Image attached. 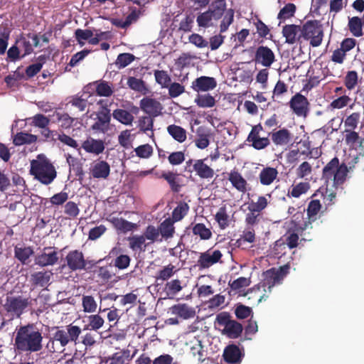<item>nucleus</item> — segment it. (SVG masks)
Returning a JSON list of instances; mask_svg holds the SVG:
<instances>
[{
	"label": "nucleus",
	"instance_id": "obj_21",
	"mask_svg": "<svg viewBox=\"0 0 364 364\" xmlns=\"http://www.w3.org/2000/svg\"><path fill=\"white\" fill-rule=\"evenodd\" d=\"M36 257V264L41 267L52 266L58 261V254L53 247H47Z\"/></svg>",
	"mask_w": 364,
	"mask_h": 364
},
{
	"label": "nucleus",
	"instance_id": "obj_54",
	"mask_svg": "<svg viewBox=\"0 0 364 364\" xmlns=\"http://www.w3.org/2000/svg\"><path fill=\"white\" fill-rule=\"evenodd\" d=\"M195 102L200 107H212L215 104V100L210 95H199L195 99Z\"/></svg>",
	"mask_w": 364,
	"mask_h": 364
},
{
	"label": "nucleus",
	"instance_id": "obj_16",
	"mask_svg": "<svg viewBox=\"0 0 364 364\" xmlns=\"http://www.w3.org/2000/svg\"><path fill=\"white\" fill-rule=\"evenodd\" d=\"M245 356V353L235 344H229L223 350V358L224 362L228 364H240Z\"/></svg>",
	"mask_w": 364,
	"mask_h": 364
},
{
	"label": "nucleus",
	"instance_id": "obj_31",
	"mask_svg": "<svg viewBox=\"0 0 364 364\" xmlns=\"http://www.w3.org/2000/svg\"><path fill=\"white\" fill-rule=\"evenodd\" d=\"M278 171L272 167L263 168L259 174V180L262 186H270L278 176Z\"/></svg>",
	"mask_w": 364,
	"mask_h": 364
},
{
	"label": "nucleus",
	"instance_id": "obj_41",
	"mask_svg": "<svg viewBox=\"0 0 364 364\" xmlns=\"http://www.w3.org/2000/svg\"><path fill=\"white\" fill-rule=\"evenodd\" d=\"M127 84L132 90L139 93L146 94L148 90L145 82L135 77H129Z\"/></svg>",
	"mask_w": 364,
	"mask_h": 364
},
{
	"label": "nucleus",
	"instance_id": "obj_28",
	"mask_svg": "<svg viewBox=\"0 0 364 364\" xmlns=\"http://www.w3.org/2000/svg\"><path fill=\"white\" fill-rule=\"evenodd\" d=\"M171 309L172 314L177 315L185 320L190 319V318H194L196 316V310L186 304H175Z\"/></svg>",
	"mask_w": 364,
	"mask_h": 364
},
{
	"label": "nucleus",
	"instance_id": "obj_32",
	"mask_svg": "<svg viewBox=\"0 0 364 364\" xmlns=\"http://www.w3.org/2000/svg\"><path fill=\"white\" fill-rule=\"evenodd\" d=\"M210 132L205 131L202 127H200L196 132V147L201 150L206 149L210 144Z\"/></svg>",
	"mask_w": 364,
	"mask_h": 364
},
{
	"label": "nucleus",
	"instance_id": "obj_7",
	"mask_svg": "<svg viewBox=\"0 0 364 364\" xmlns=\"http://www.w3.org/2000/svg\"><path fill=\"white\" fill-rule=\"evenodd\" d=\"M225 9V4L213 6L208 10L199 13L196 17V22L199 27L208 28L212 26L213 20L218 21L223 17Z\"/></svg>",
	"mask_w": 364,
	"mask_h": 364
},
{
	"label": "nucleus",
	"instance_id": "obj_58",
	"mask_svg": "<svg viewBox=\"0 0 364 364\" xmlns=\"http://www.w3.org/2000/svg\"><path fill=\"white\" fill-rule=\"evenodd\" d=\"M68 104H70L72 106L77 108L78 112H82L86 110L88 102L86 99L78 95H75L70 97V100L68 101Z\"/></svg>",
	"mask_w": 364,
	"mask_h": 364
},
{
	"label": "nucleus",
	"instance_id": "obj_43",
	"mask_svg": "<svg viewBox=\"0 0 364 364\" xmlns=\"http://www.w3.org/2000/svg\"><path fill=\"white\" fill-rule=\"evenodd\" d=\"M154 75L156 83L159 85L162 88L167 87L169 83L171 82V77L170 75L168 73V71H165V70H154Z\"/></svg>",
	"mask_w": 364,
	"mask_h": 364
},
{
	"label": "nucleus",
	"instance_id": "obj_9",
	"mask_svg": "<svg viewBox=\"0 0 364 364\" xmlns=\"http://www.w3.org/2000/svg\"><path fill=\"white\" fill-rule=\"evenodd\" d=\"M291 227L288 229L286 233V245L289 249L296 248L299 245V235L302 237V240H311V238L306 237L305 230H301L300 228L304 227V224H299L295 220H291Z\"/></svg>",
	"mask_w": 364,
	"mask_h": 364
},
{
	"label": "nucleus",
	"instance_id": "obj_61",
	"mask_svg": "<svg viewBox=\"0 0 364 364\" xmlns=\"http://www.w3.org/2000/svg\"><path fill=\"white\" fill-rule=\"evenodd\" d=\"M135 60V56L131 53H121L118 55L115 65L118 68H123Z\"/></svg>",
	"mask_w": 364,
	"mask_h": 364
},
{
	"label": "nucleus",
	"instance_id": "obj_15",
	"mask_svg": "<svg viewBox=\"0 0 364 364\" xmlns=\"http://www.w3.org/2000/svg\"><path fill=\"white\" fill-rule=\"evenodd\" d=\"M283 36L286 38V43L294 44L298 43L302 44V26L296 24L284 25L282 28Z\"/></svg>",
	"mask_w": 364,
	"mask_h": 364
},
{
	"label": "nucleus",
	"instance_id": "obj_48",
	"mask_svg": "<svg viewBox=\"0 0 364 364\" xmlns=\"http://www.w3.org/2000/svg\"><path fill=\"white\" fill-rule=\"evenodd\" d=\"M28 120H31V125L37 127L42 130L46 129L50 122L48 117L42 114H35L32 117L28 118Z\"/></svg>",
	"mask_w": 364,
	"mask_h": 364
},
{
	"label": "nucleus",
	"instance_id": "obj_57",
	"mask_svg": "<svg viewBox=\"0 0 364 364\" xmlns=\"http://www.w3.org/2000/svg\"><path fill=\"white\" fill-rule=\"evenodd\" d=\"M189 206L188 203L181 202L172 213L173 221L181 220L188 212Z\"/></svg>",
	"mask_w": 364,
	"mask_h": 364
},
{
	"label": "nucleus",
	"instance_id": "obj_13",
	"mask_svg": "<svg viewBox=\"0 0 364 364\" xmlns=\"http://www.w3.org/2000/svg\"><path fill=\"white\" fill-rule=\"evenodd\" d=\"M321 208L322 205L319 200L314 199L310 201L306 208L307 218L303 221V227L300 228L301 230L312 229V223L317 220L318 214L321 211Z\"/></svg>",
	"mask_w": 364,
	"mask_h": 364
},
{
	"label": "nucleus",
	"instance_id": "obj_2",
	"mask_svg": "<svg viewBox=\"0 0 364 364\" xmlns=\"http://www.w3.org/2000/svg\"><path fill=\"white\" fill-rule=\"evenodd\" d=\"M30 173L45 186H49L57 176L54 165L43 154H39L37 159L31 161Z\"/></svg>",
	"mask_w": 364,
	"mask_h": 364
},
{
	"label": "nucleus",
	"instance_id": "obj_18",
	"mask_svg": "<svg viewBox=\"0 0 364 364\" xmlns=\"http://www.w3.org/2000/svg\"><path fill=\"white\" fill-rule=\"evenodd\" d=\"M289 269L290 265L287 264L280 267L278 269L272 268L266 271V282L269 284V288L280 283L289 273Z\"/></svg>",
	"mask_w": 364,
	"mask_h": 364
},
{
	"label": "nucleus",
	"instance_id": "obj_53",
	"mask_svg": "<svg viewBox=\"0 0 364 364\" xmlns=\"http://www.w3.org/2000/svg\"><path fill=\"white\" fill-rule=\"evenodd\" d=\"M360 118L359 112H354L348 116L343 122L345 130H355L359 124Z\"/></svg>",
	"mask_w": 364,
	"mask_h": 364
},
{
	"label": "nucleus",
	"instance_id": "obj_29",
	"mask_svg": "<svg viewBox=\"0 0 364 364\" xmlns=\"http://www.w3.org/2000/svg\"><path fill=\"white\" fill-rule=\"evenodd\" d=\"M110 222L113 227L122 233H127L136 229L137 225L122 218L113 217Z\"/></svg>",
	"mask_w": 364,
	"mask_h": 364
},
{
	"label": "nucleus",
	"instance_id": "obj_50",
	"mask_svg": "<svg viewBox=\"0 0 364 364\" xmlns=\"http://www.w3.org/2000/svg\"><path fill=\"white\" fill-rule=\"evenodd\" d=\"M82 304L84 311L87 313L95 312L97 309V304L92 295H83Z\"/></svg>",
	"mask_w": 364,
	"mask_h": 364
},
{
	"label": "nucleus",
	"instance_id": "obj_37",
	"mask_svg": "<svg viewBox=\"0 0 364 364\" xmlns=\"http://www.w3.org/2000/svg\"><path fill=\"white\" fill-rule=\"evenodd\" d=\"M50 274L48 272H37L31 275V282L34 286L45 287L49 284Z\"/></svg>",
	"mask_w": 364,
	"mask_h": 364
},
{
	"label": "nucleus",
	"instance_id": "obj_1",
	"mask_svg": "<svg viewBox=\"0 0 364 364\" xmlns=\"http://www.w3.org/2000/svg\"><path fill=\"white\" fill-rule=\"evenodd\" d=\"M42 331L34 323L21 326L16 330L14 348L16 353H31L41 351L43 348Z\"/></svg>",
	"mask_w": 364,
	"mask_h": 364
},
{
	"label": "nucleus",
	"instance_id": "obj_52",
	"mask_svg": "<svg viewBox=\"0 0 364 364\" xmlns=\"http://www.w3.org/2000/svg\"><path fill=\"white\" fill-rule=\"evenodd\" d=\"M67 163L69 168L73 170L77 176L83 174L82 164L76 157H73L70 154H67Z\"/></svg>",
	"mask_w": 364,
	"mask_h": 364
},
{
	"label": "nucleus",
	"instance_id": "obj_25",
	"mask_svg": "<svg viewBox=\"0 0 364 364\" xmlns=\"http://www.w3.org/2000/svg\"><path fill=\"white\" fill-rule=\"evenodd\" d=\"M85 152L99 155L103 153L105 149L104 142L101 139L87 138L82 144Z\"/></svg>",
	"mask_w": 364,
	"mask_h": 364
},
{
	"label": "nucleus",
	"instance_id": "obj_14",
	"mask_svg": "<svg viewBox=\"0 0 364 364\" xmlns=\"http://www.w3.org/2000/svg\"><path fill=\"white\" fill-rule=\"evenodd\" d=\"M111 117L110 110L106 107H102L101 111L97 114L96 121L92 125V129L103 134L106 133L109 129Z\"/></svg>",
	"mask_w": 364,
	"mask_h": 364
},
{
	"label": "nucleus",
	"instance_id": "obj_60",
	"mask_svg": "<svg viewBox=\"0 0 364 364\" xmlns=\"http://www.w3.org/2000/svg\"><path fill=\"white\" fill-rule=\"evenodd\" d=\"M138 126L139 130L144 133L148 131H152L154 127V119L151 116L141 117L138 121Z\"/></svg>",
	"mask_w": 364,
	"mask_h": 364
},
{
	"label": "nucleus",
	"instance_id": "obj_22",
	"mask_svg": "<svg viewBox=\"0 0 364 364\" xmlns=\"http://www.w3.org/2000/svg\"><path fill=\"white\" fill-rule=\"evenodd\" d=\"M217 85L216 80L211 77L201 76L192 82V88L195 92H208L213 90Z\"/></svg>",
	"mask_w": 364,
	"mask_h": 364
},
{
	"label": "nucleus",
	"instance_id": "obj_46",
	"mask_svg": "<svg viewBox=\"0 0 364 364\" xmlns=\"http://www.w3.org/2000/svg\"><path fill=\"white\" fill-rule=\"evenodd\" d=\"M88 324L84 328V329H91L97 331L101 328L104 324L103 317L100 314H91L88 316Z\"/></svg>",
	"mask_w": 364,
	"mask_h": 364
},
{
	"label": "nucleus",
	"instance_id": "obj_34",
	"mask_svg": "<svg viewBox=\"0 0 364 364\" xmlns=\"http://www.w3.org/2000/svg\"><path fill=\"white\" fill-rule=\"evenodd\" d=\"M167 132L172 138L179 142L182 143L187 139V132L182 127L173 124L167 127Z\"/></svg>",
	"mask_w": 364,
	"mask_h": 364
},
{
	"label": "nucleus",
	"instance_id": "obj_30",
	"mask_svg": "<svg viewBox=\"0 0 364 364\" xmlns=\"http://www.w3.org/2000/svg\"><path fill=\"white\" fill-rule=\"evenodd\" d=\"M363 26L364 19L360 18L358 16L348 18V28L354 37L360 38L363 36Z\"/></svg>",
	"mask_w": 364,
	"mask_h": 364
},
{
	"label": "nucleus",
	"instance_id": "obj_8",
	"mask_svg": "<svg viewBox=\"0 0 364 364\" xmlns=\"http://www.w3.org/2000/svg\"><path fill=\"white\" fill-rule=\"evenodd\" d=\"M185 170L187 172H195L196 175L203 179H210L214 176V171L204 159H189L186 162Z\"/></svg>",
	"mask_w": 364,
	"mask_h": 364
},
{
	"label": "nucleus",
	"instance_id": "obj_26",
	"mask_svg": "<svg viewBox=\"0 0 364 364\" xmlns=\"http://www.w3.org/2000/svg\"><path fill=\"white\" fill-rule=\"evenodd\" d=\"M269 135L273 143L277 146L287 145L292 139L291 134L287 128H282L280 130L272 132Z\"/></svg>",
	"mask_w": 364,
	"mask_h": 364
},
{
	"label": "nucleus",
	"instance_id": "obj_24",
	"mask_svg": "<svg viewBox=\"0 0 364 364\" xmlns=\"http://www.w3.org/2000/svg\"><path fill=\"white\" fill-rule=\"evenodd\" d=\"M228 180L237 191L242 193L247 191L248 183L238 171H231L228 175Z\"/></svg>",
	"mask_w": 364,
	"mask_h": 364
},
{
	"label": "nucleus",
	"instance_id": "obj_3",
	"mask_svg": "<svg viewBox=\"0 0 364 364\" xmlns=\"http://www.w3.org/2000/svg\"><path fill=\"white\" fill-rule=\"evenodd\" d=\"M348 169L345 163L340 164L338 157L333 158L322 170V178L326 181H333L334 186H341L347 176Z\"/></svg>",
	"mask_w": 364,
	"mask_h": 364
},
{
	"label": "nucleus",
	"instance_id": "obj_59",
	"mask_svg": "<svg viewBox=\"0 0 364 364\" xmlns=\"http://www.w3.org/2000/svg\"><path fill=\"white\" fill-rule=\"evenodd\" d=\"M166 88L168 90V95L171 98H176L185 92V87L177 82H171Z\"/></svg>",
	"mask_w": 364,
	"mask_h": 364
},
{
	"label": "nucleus",
	"instance_id": "obj_4",
	"mask_svg": "<svg viewBox=\"0 0 364 364\" xmlns=\"http://www.w3.org/2000/svg\"><path fill=\"white\" fill-rule=\"evenodd\" d=\"M215 322L219 326L223 327L222 333L230 339H237L243 331L242 325L231 319L229 312L223 311L217 314Z\"/></svg>",
	"mask_w": 364,
	"mask_h": 364
},
{
	"label": "nucleus",
	"instance_id": "obj_38",
	"mask_svg": "<svg viewBox=\"0 0 364 364\" xmlns=\"http://www.w3.org/2000/svg\"><path fill=\"white\" fill-rule=\"evenodd\" d=\"M214 217L220 229L225 230L229 227L230 215L228 213L226 205L220 207Z\"/></svg>",
	"mask_w": 364,
	"mask_h": 364
},
{
	"label": "nucleus",
	"instance_id": "obj_62",
	"mask_svg": "<svg viewBox=\"0 0 364 364\" xmlns=\"http://www.w3.org/2000/svg\"><path fill=\"white\" fill-rule=\"evenodd\" d=\"M134 151L136 152V154L138 157L148 159L153 154L154 149L151 145L145 144L137 146Z\"/></svg>",
	"mask_w": 364,
	"mask_h": 364
},
{
	"label": "nucleus",
	"instance_id": "obj_5",
	"mask_svg": "<svg viewBox=\"0 0 364 364\" xmlns=\"http://www.w3.org/2000/svg\"><path fill=\"white\" fill-rule=\"evenodd\" d=\"M323 33L321 23L317 20H310L302 24V43L309 41L312 47L321 45Z\"/></svg>",
	"mask_w": 364,
	"mask_h": 364
},
{
	"label": "nucleus",
	"instance_id": "obj_64",
	"mask_svg": "<svg viewBox=\"0 0 364 364\" xmlns=\"http://www.w3.org/2000/svg\"><path fill=\"white\" fill-rule=\"evenodd\" d=\"M57 121L60 123V127L63 129H70L73 125L74 119L70 117L67 113H59L55 114Z\"/></svg>",
	"mask_w": 364,
	"mask_h": 364
},
{
	"label": "nucleus",
	"instance_id": "obj_51",
	"mask_svg": "<svg viewBox=\"0 0 364 364\" xmlns=\"http://www.w3.org/2000/svg\"><path fill=\"white\" fill-rule=\"evenodd\" d=\"M95 83L97 84L96 93L98 96L109 97L113 94V88L107 82L101 80L97 81Z\"/></svg>",
	"mask_w": 364,
	"mask_h": 364
},
{
	"label": "nucleus",
	"instance_id": "obj_55",
	"mask_svg": "<svg viewBox=\"0 0 364 364\" xmlns=\"http://www.w3.org/2000/svg\"><path fill=\"white\" fill-rule=\"evenodd\" d=\"M25 75L18 69L16 70L12 74L6 76L4 78V81L9 87H13L17 86V82L25 79Z\"/></svg>",
	"mask_w": 364,
	"mask_h": 364
},
{
	"label": "nucleus",
	"instance_id": "obj_39",
	"mask_svg": "<svg viewBox=\"0 0 364 364\" xmlns=\"http://www.w3.org/2000/svg\"><path fill=\"white\" fill-rule=\"evenodd\" d=\"M38 137L36 135L29 133L19 132L17 133L13 138V143L16 146H21L23 144H31L36 142Z\"/></svg>",
	"mask_w": 364,
	"mask_h": 364
},
{
	"label": "nucleus",
	"instance_id": "obj_6",
	"mask_svg": "<svg viewBox=\"0 0 364 364\" xmlns=\"http://www.w3.org/2000/svg\"><path fill=\"white\" fill-rule=\"evenodd\" d=\"M31 304V297L23 295L7 296L4 309L15 318H20Z\"/></svg>",
	"mask_w": 364,
	"mask_h": 364
},
{
	"label": "nucleus",
	"instance_id": "obj_10",
	"mask_svg": "<svg viewBox=\"0 0 364 364\" xmlns=\"http://www.w3.org/2000/svg\"><path fill=\"white\" fill-rule=\"evenodd\" d=\"M262 131L263 127L259 123L252 127L249 136H247V141L251 142L252 146L256 150L264 149L270 143L268 137H260L259 134Z\"/></svg>",
	"mask_w": 364,
	"mask_h": 364
},
{
	"label": "nucleus",
	"instance_id": "obj_23",
	"mask_svg": "<svg viewBox=\"0 0 364 364\" xmlns=\"http://www.w3.org/2000/svg\"><path fill=\"white\" fill-rule=\"evenodd\" d=\"M290 107L298 116H303L306 114L308 100L305 96L298 93L293 96L289 102Z\"/></svg>",
	"mask_w": 364,
	"mask_h": 364
},
{
	"label": "nucleus",
	"instance_id": "obj_27",
	"mask_svg": "<svg viewBox=\"0 0 364 364\" xmlns=\"http://www.w3.org/2000/svg\"><path fill=\"white\" fill-rule=\"evenodd\" d=\"M109 173V164L105 161H96L91 170V174L95 178H107Z\"/></svg>",
	"mask_w": 364,
	"mask_h": 364
},
{
	"label": "nucleus",
	"instance_id": "obj_35",
	"mask_svg": "<svg viewBox=\"0 0 364 364\" xmlns=\"http://www.w3.org/2000/svg\"><path fill=\"white\" fill-rule=\"evenodd\" d=\"M178 174L171 171L163 172L160 176H158L159 178H164L166 180L171 190L173 193H178L181 191V186L178 182Z\"/></svg>",
	"mask_w": 364,
	"mask_h": 364
},
{
	"label": "nucleus",
	"instance_id": "obj_45",
	"mask_svg": "<svg viewBox=\"0 0 364 364\" xmlns=\"http://www.w3.org/2000/svg\"><path fill=\"white\" fill-rule=\"evenodd\" d=\"M175 267L170 264L156 272V281L168 282L175 273Z\"/></svg>",
	"mask_w": 364,
	"mask_h": 364
},
{
	"label": "nucleus",
	"instance_id": "obj_63",
	"mask_svg": "<svg viewBox=\"0 0 364 364\" xmlns=\"http://www.w3.org/2000/svg\"><path fill=\"white\" fill-rule=\"evenodd\" d=\"M344 84L348 90H352L358 84L357 71H348L344 79Z\"/></svg>",
	"mask_w": 364,
	"mask_h": 364
},
{
	"label": "nucleus",
	"instance_id": "obj_33",
	"mask_svg": "<svg viewBox=\"0 0 364 364\" xmlns=\"http://www.w3.org/2000/svg\"><path fill=\"white\" fill-rule=\"evenodd\" d=\"M159 235L165 239L171 238L175 233L174 221L170 218L164 220L158 227Z\"/></svg>",
	"mask_w": 364,
	"mask_h": 364
},
{
	"label": "nucleus",
	"instance_id": "obj_17",
	"mask_svg": "<svg viewBox=\"0 0 364 364\" xmlns=\"http://www.w3.org/2000/svg\"><path fill=\"white\" fill-rule=\"evenodd\" d=\"M141 110L152 117H158L162 110L161 104L156 99L144 97L139 101Z\"/></svg>",
	"mask_w": 364,
	"mask_h": 364
},
{
	"label": "nucleus",
	"instance_id": "obj_44",
	"mask_svg": "<svg viewBox=\"0 0 364 364\" xmlns=\"http://www.w3.org/2000/svg\"><path fill=\"white\" fill-rule=\"evenodd\" d=\"M33 254V250L31 247H14V256L23 264L28 263L29 257Z\"/></svg>",
	"mask_w": 364,
	"mask_h": 364
},
{
	"label": "nucleus",
	"instance_id": "obj_20",
	"mask_svg": "<svg viewBox=\"0 0 364 364\" xmlns=\"http://www.w3.org/2000/svg\"><path fill=\"white\" fill-rule=\"evenodd\" d=\"M132 357L130 355V350L128 349H121L112 355H107L101 359V364H129Z\"/></svg>",
	"mask_w": 364,
	"mask_h": 364
},
{
	"label": "nucleus",
	"instance_id": "obj_49",
	"mask_svg": "<svg viewBox=\"0 0 364 364\" xmlns=\"http://www.w3.org/2000/svg\"><path fill=\"white\" fill-rule=\"evenodd\" d=\"M193 235L199 236L201 240H209L213 236L211 230L203 223L196 224L193 228Z\"/></svg>",
	"mask_w": 364,
	"mask_h": 364
},
{
	"label": "nucleus",
	"instance_id": "obj_47",
	"mask_svg": "<svg viewBox=\"0 0 364 364\" xmlns=\"http://www.w3.org/2000/svg\"><path fill=\"white\" fill-rule=\"evenodd\" d=\"M310 188L308 182H300L296 185H294L291 191L288 192L287 196L294 198H299L301 195L306 193Z\"/></svg>",
	"mask_w": 364,
	"mask_h": 364
},
{
	"label": "nucleus",
	"instance_id": "obj_12",
	"mask_svg": "<svg viewBox=\"0 0 364 364\" xmlns=\"http://www.w3.org/2000/svg\"><path fill=\"white\" fill-rule=\"evenodd\" d=\"M67 267L70 271L82 270L86 269L87 262L84 254L79 250L70 251L65 256Z\"/></svg>",
	"mask_w": 364,
	"mask_h": 364
},
{
	"label": "nucleus",
	"instance_id": "obj_36",
	"mask_svg": "<svg viewBox=\"0 0 364 364\" xmlns=\"http://www.w3.org/2000/svg\"><path fill=\"white\" fill-rule=\"evenodd\" d=\"M112 116L113 118L124 125H131L134 120L133 114L122 108L114 110Z\"/></svg>",
	"mask_w": 364,
	"mask_h": 364
},
{
	"label": "nucleus",
	"instance_id": "obj_42",
	"mask_svg": "<svg viewBox=\"0 0 364 364\" xmlns=\"http://www.w3.org/2000/svg\"><path fill=\"white\" fill-rule=\"evenodd\" d=\"M268 206V199L266 196H260L257 198V201L251 200L249 203L247 210L249 211L262 213Z\"/></svg>",
	"mask_w": 364,
	"mask_h": 364
},
{
	"label": "nucleus",
	"instance_id": "obj_11",
	"mask_svg": "<svg viewBox=\"0 0 364 364\" xmlns=\"http://www.w3.org/2000/svg\"><path fill=\"white\" fill-rule=\"evenodd\" d=\"M253 60L256 64H260L269 68L276 60L274 51L266 46H259L255 52Z\"/></svg>",
	"mask_w": 364,
	"mask_h": 364
},
{
	"label": "nucleus",
	"instance_id": "obj_19",
	"mask_svg": "<svg viewBox=\"0 0 364 364\" xmlns=\"http://www.w3.org/2000/svg\"><path fill=\"white\" fill-rule=\"evenodd\" d=\"M222 256L221 252L218 250L212 252L210 251L203 252L198 259L197 265L200 269H208L218 262Z\"/></svg>",
	"mask_w": 364,
	"mask_h": 364
},
{
	"label": "nucleus",
	"instance_id": "obj_56",
	"mask_svg": "<svg viewBox=\"0 0 364 364\" xmlns=\"http://www.w3.org/2000/svg\"><path fill=\"white\" fill-rule=\"evenodd\" d=\"M296 11V6L294 4L284 5L278 14L277 18L282 21L294 16Z\"/></svg>",
	"mask_w": 364,
	"mask_h": 364
},
{
	"label": "nucleus",
	"instance_id": "obj_40",
	"mask_svg": "<svg viewBox=\"0 0 364 364\" xmlns=\"http://www.w3.org/2000/svg\"><path fill=\"white\" fill-rule=\"evenodd\" d=\"M183 289L182 282L179 279H173L170 282H167L164 287V291L169 297L176 296L179 291Z\"/></svg>",
	"mask_w": 364,
	"mask_h": 364
}]
</instances>
